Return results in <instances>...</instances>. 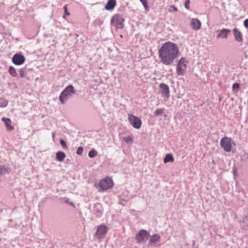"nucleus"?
Wrapping results in <instances>:
<instances>
[{
    "label": "nucleus",
    "instance_id": "f704fd0d",
    "mask_svg": "<svg viewBox=\"0 0 248 248\" xmlns=\"http://www.w3.org/2000/svg\"><path fill=\"white\" fill-rule=\"evenodd\" d=\"M240 88V84L238 83H235L232 85V89L233 90H237Z\"/></svg>",
    "mask_w": 248,
    "mask_h": 248
},
{
    "label": "nucleus",
    "instance_id": "58836bf2",
    "mask_svg": "<svg viewBox=\"0 0 248 248\" xmlns=\"http://www.w3.org/2000/svg\"><path fill=\"white\" fill-rule=\"evenodd\" d=\"M54 136H55V134H54V133H53V134H52V137H53V138H54Z\"/></svg>",
    "mask_w": 248,
    "mask_h": 248
},
{
    "label": "nucleus",
    "instance_id": "b1692460",
    "mask_svg": "<svg viewBox=\"0 0 248 248\" xmlns=\"http://www.w3.org/2000/svg\"><path fill=\"white\" fill-rule=\"evenodd\" d=\"M9 73L13 77H16L17 76V72L15 68L13 66H10L9 68Z\"/></svg>",
    "mask_w": 248,
    "mask_h": 248
},
{
    "label": "nucleus",
    "instance_id": "5701e85b",
    "mask_svg": "<svg viewBox=\"0 0 248 248\" xmlns=\"http://www.w3.org/2000/svg\"><path fill=\"white\" fill-rule=\"evenodd\" d=\"M123 140L127 144H132L133 142V137L132 135H130L127 137H123Z\"/></svg>",
    "mask_w": 248,
    "mask_h": 248
},
{
    "label": "nucleus",
    "instance_id": "0eeeda50",
    "mask_svg": "<svg viewBox=\"0 0 248 248\" xmlns=\"http://www.w3.org/2000/svg\"><path fill=\"white\" fill-rule=\"evenodd\" d=\"M220 144L221 147L223 148L225 151L229 152L231 151L232 146L230 138L226 137L223 138L220 140Z\"/></svg>",
    "mask_w": 248,
    "mask_h": 248
},
{
    "label": "nucleus",
    "instance_id": "a211bd4d",
    "mask_svg": "<svg viewBox=\"0 0 248 248\" xmlns=\"http://www.w3.org/2000/svg\"><path fill=\"white\" fill-rule=\"evenodd\" d=\"M116 5V0H109L105 5V9L107 10H113Z\"/></svg>",
    "mask_w": 248,
    "mask_h": 248
},
{
    "label": "nucleus",
    "instance_id": "f257e3e1",
    "mask_svg": "<svg viewBox=\"0 0 248 248\" xmlns=\"http://www.w3.org/2000/svg\"><path fill=\"white\" fill-rule=\"evenodd\" d=\"M179 54L178 46L171 42L164 43L158 50L160 62L166 65H171L178 57Z\"/></svg>",
    "mask_w": 248,
    "mask_h": 248
},
{
    "label": "nucleus",
    "instance_id": "c85d7f7f",
    "mask_svg": "<svg viewBox=\"0 0 248 248\" xmlns=\"http://www.w3.org/2000/svg\"><path fill=\"white\" fill-rule=\"evenodd\" d=\"M140 2L142 3V4H143L145 9L146 10V11H148L149 10V7H148V2L147 1V0H140Z\"/></svg>",
    "mask_w": 248,
    "mask_h": 248
},
{
    "label": "nucleus",
    "instance_id": "7ed1b4c3",
    "mask_svg": "<svg viewBox=\"0 0 248 248\" xmlns=\"http://www.w3.org/2000/svg\"><path fill=\"white\" fill-rule=\"evenodd\" d=\"M124 19L123 16L120 14H116L111 18L110 24L116 27V29H122L124 28Z\"/></svg>",
    "mask_w": 248,
    "mask_h": 248
},
{
    "label": "nucleus",
    "instance_id": "39448f33",
    "mask_svg": "<svg viewBox=\"0 0 248 248\" xmlns=\"http://www.w3.org/2000/svg\"><path fill=\"white\" fill-rule=\"evenodd\" d=\"M113 185L112 180L108 177H106L100 180L99 183V186L100 188L99 191H103L110 189L113 187Z\"/></svg>",
    "mask_w": 248,
    "mask_h": 248
},
{
    "label": "nucleus",
    "instance_id": "7c9ffc66",
    "mask_svg": "<svg viewBox=\"0 0 248 248\" xmlns=\"http://www.w3.org/2000/svg\"><path fill=\"white\" fill-rule=\"evenodd\" d=\"M60 142L63 148L65 149L67 148L66 143L63 140L61 139L60 141Z\"/></svg>",
    "mask_w": 248,
    "mask_h": 248
},
{
    "label": "nucleus",
    "instance_id": "aec40b11",
    "mask_svg": "<svg viewBox=\"0 0 248 248\" xmlns=\"http://www.w3.org/2000/svg\"><path fill=\"white\" fill-rule=\"evenodd\" d=\"M240 223L241 226V228L243 229H246L248 226V217H243L240 220Z\"/></svg>",
    "mask_w": 248,
    "mask_h": 248
},
{
    "label": "nucleus",
    "instance_id": "4468645a",
    "mask_svg": "<svg viewBox=\"0 0 248 248\" xmlns=\"http://www.w3.org/2000/svg\"><path fill=\"white\" fill-rule=\"evenodd\" d=\"M191 28L194 30H198L201 27V23L197 18H192L190 22Z\"/></svg>",
    "mask_w": 248,
    "mask_h": 248
},
{
    "label": "nucleus",
    "instance_id": "423d86ee",
    "mask_svg": "<svg viewBox=\"0 0 248 248\" xmlns=\"http://www.w3.org/2000/svg\"><path fill=\"white\" fill-rule=\"evenodd\" d=\"M128 120L129 124L136 129H139L141 127L142 122L141 119L132 114H128Z\"/></svg>",
    "mask_w": 248,
    "mask_h": 248
},
{
    "label": "nucleus",
    "instance_id": "4c0bfd02",
    "mask_svg": "<svg viewBox=\"0 0 248 248\" xmlns=\"http://www.w3.org/2000/svg\"><path fill=\"white\" fill-rule=\"evenodd\" d=\"M244 26L246 29H248V18L244 21Z\"/></svg>",
    "mask_w": 248,
    "mask_h": 248
},
{
    "label": "nucleus",
    "instance_id": "ddd939ff",
    "mask_svg": "<svg viewBox=\"0 0 248 248\" xmlns=\"http://www.w3.org/2000/svg\"><path fill=\"white\" fill-rule=\"evenodd\" d=\"M233 34L236 41L242 42L243 41V35L241 32L237 28H234L232 30Z\"/></svg>",
    "mask_w": 248,
    "mask_h": 248
},
{
    "label": "nucleus",
    "instance_id": "9d476101",
    "mask_svg": "<svg viewBox=\"0 0 248 248\" xmlns=\"http://www.w3.org/2000/svg\"><path fill=\"white\" fill-rule=\"evenodd\" d=\"M160 88V93L161 96L167 99H168L170 97V89L168 85L167 84L162 83L159 85Z\"/></svg>",
    "mask_w": 248,
    "mask_h": 248
},
{
    "label": "nucleus",
    "instance_id": "9b49d317",
    "mask_svg": "<svg viewBox=\"0 0 248 248\" xmlns=\"http://www.w3.org/2000/svg\"><path fill=\"white\" fill-rule=\"evenodd\" d=\"M25 61V58L21 53L15 54L12 58V62L16 65H21L24 63Z\"/></svg>",
    "mask_w": 248,
    "mask_h": 248
},
{
    "label": "nucleus",
    "instance_id": "2eb2a0df",
    "mask_svg": "<svg viewBox=\"0 0 248 248\" xmlns=\"http://www.w3.org/2000/svg\"><path fill=\"white\" fill-rule=\"evenodd\" d=\"M231 32V30L227 29H222L219 31V33L217 35V38L226 39L228 37L229 33Z\"/></svg>",
    "mask_w": 248,
    "mask_h": 248
},
{
    "label": "nucleus",
    "instance_id": "cd10ccee",
    "mask_svg": "<svg viewBox=\"0 0 248 248\" xmlns=\"http://www.w3.org/2000/svg\"><path fill=\"white\" fill-rule=\"evenodd\" d=\"M129 200L128 196H125V199L124 200L120 199L119 203L124 205L126 204V202Z\"/></svg>",
    "mask_w": 248,
    "mask_h": 248
},
{
    "label": "nucleus",
    "instance_id": "1a4fd4ad",
    "mask_svg": "<svg viewBox=\"0 0 248 248\" xmlns=\"http://www.w3.org/2000/svg\"><path fill=\"white\" fill-rule=\"evenodd\" d=\"M108 228L104 225H100L97 228L95 233V236L97 239H102L105 237L108 232Z\"/></svg>",
    "mask_w": 248,
    "mask_h": 248
},
{
    "label": "nucleus",
    "instance_id": "a878e982",
    "mask_svg": "<svg viewBox=\"0 0 248 248\" xmlns=\"http://www.w3.org/2000/svg\"><path fill=\"white\" fill-rule=\"evenodd\" d=\"M164 111L165 108H157L154 112V115L156 116H158L162 115L164 112Z\"/></svg>",
    "mask_w": 248,
    "mask_h": 248
},
{
    "label": "nucleus",
    "instance_id": "e433bc0d",
    "mask_svg": "<svg viewBox=\"0 0 248 248\" xmlns=\"http://www.w3.org/2000/svg\"><path fill=\"white\" fill-rule=\"evenodd\" d=\"M125 196H128L127 192H124L121 195H120L119 198L120 199L124 200L125 199Z\"/></svg>",
    "mask_w": 248,
    "mask_h": 248
},
{
    "label": "nucleus",
    "instance_id": "c9c22d12",
    "mask_svg": "<svg viewBox=\"0 0 248 248\" xmlns=\"http://www.w3.org/2000/svg\"><path fill=\"white\" fill-rule=\"evenodd\" d=\"M172 11H174L175 12L178 11V9L176 7H175L174 5H171L170 7V12H171Z\"/></svg>",
    "mask_w": 248,
    "mask_h": 248
},
{
    "label": "nucleus",
    "instance_id": "6e6552de",
    "mask_svg": "<svg viewBox=\"0 0 248 248\" xmlns=\"http://www.w3.org/2000/svg\"><path fill=\"white\" fill-rule=\"evenodd\" d=\"M149 235V232L145 230H141L135 236V240L138 243H143Z\"/></svg>",
    "mask_w": 248,
    "mask_h": 248
},
{
    "label": "nucleus",
    "instance_id": "412c9836",
    "mask_svg": "<svg viewBox=\"0 0 248 248\" xmlns=\"http://www.w3.org/2000/svg\"><path fill=\"white\" fill-rule=\"evenodd\" d=\"M65 157V154L62 151H59L56 153V159L58 161L62 162Z\"/></svg>",
    "mask_w": 248,
    "mask_h": 248
},
{
    "label": "nucleus",
    "instance_id": "dca6fc26",
    "mask_svg": "<svg viewBox=\"0 0 248 248\" xmlns=\"http://www.w3.org/2000/svg\"><path fill=\"white\" fill-rule=\"evenodd\" d=\"M1 120L4 123L8 131H12L14 129V126L11 125L12 122L10 118L3 117Z\"/></svg>",
    "mask_w": 248,
    "mask_h": 248
},
{
    "label": "nucleus",
    "instance_id": "f3484780",
    "mask_svg": "<svg viewBox=\"0 0 248 248\" xmlns=\"http://www.w3.org/2000/svg\"><path fill=\"white\" fill-rule=\"evenodd\" d=\"M161 237L159 235L155 234L151 236L149 243L150 244H154L155 246V244L160 241Z\"/></svg>",
    "mask_w": 248,
    "mask_h": 248
},
{
    "label": "nucleus",
    "instance_id": "393cba45",
    "mask_svg": "<svg viewBox=\"0 0 248 248\" xmlns=\"http://www.w3.org/2000/svg\"><path fill=\"white\" fill-rule=\"evenodd\" d=\"M8 101L3 98H0V107L4 108L7 106L8 105Z\"/></svg>",
    "mask_w": 248,
    "mask_h": 248
},
{
    "label": "nucleus",
    "instance_id": "4be33fe9",
    "mask_svg": "<svg viewBox=\"0 0 248 248\" xmlns=\"http://www.w3.org/2000/svg\"><path fill=\"white\" fill-rule=\"evenodd\" d=\"M174 160L173 157L171 154H167L164 159V162L165 163H167L168 162H173Z\"/></svg>",
    "mask_w": 248,
    "mask_h": 248
},
{
    "label": "nucleus",
    "instance_id": "473e14b6",
    "mask_svg": "<svg viewBox=\"0 0 248 248\" xmlns=\"http://www.w3.org/2000/svg\"><path fill=\"white\" fill-rule=\"evenodd\" d=\"M83 151V148L81 147H78L77 151V154L78 155H81Z\"/></svg>",
    "mask_w": 248,
    "mask_h": 248
},
{
    "label": "nucleus",
    "instance_id": "2f4dec72",
    "mask_svg": "<svg viewBox=\"0 0 248 248\" xmlns=\"http://www.w3.org/2000/svg\"><path fill=\"white\" fill-rule=\"evenodd\" d=\"M19 74L22 78L25 77L27 75V73L22 69H20Z\"/></svg>",
    "mask_w": 248,
    "mask_h": 248
},
{
    "label": "nucleus",
    "instance_id": "6ab92c4d",
    "mask_svg": "<svg viewBox=\"0 0 248 248\" xmlns=\"http://www.w3.org/2000/svg\"><path fill=\"white\" fill-rule=\"evenodd\" d=\"M11 169L8 165H0V176L5 175L7 173L9 172Z\"/></svg>",
    "mask_w": 248,
    "mask_h": 248
},
{
    "label": "nucleus",
    "instance_id": "20e7f679",
    "mask_svg": "<svg viewBox=\"0 0 248 248\" xmlns=\"http://www.w3.org/2000/svg\"><path fill=\"white\" fill-rule=\"evenodd\" d=\"M188 61L185 57H182L178 61L176 69V74L178 76H184L187 68Z\"/></svg>",
    "mask_w": 248,
    "mask_h": 248
},
{
    "label": "nucleus",
    "instance_id": "bb28decb",
    "mask_svg": "<svg viewBox=\"0 0 248 248\" xmlns=\"http://www.w3.org/2000/svg\"><path fill=\"white\" fill-rule=\"evenodd\" d=\"M97 155V152L94 149H92L91 151H89V152L88 153V156L90 158H93L95 156H96Z\"/></svg>",
    "mask_w": 248,
    "mask_h": 248
},
{
    "label": "nucleus",
    "instance_id": "ea45409f",
    "mask_svg": "<svg viewBox=\"0 0 248 248\" xmlns=\"http://www.w3.org/2000/svg\"><path fill=\"white\" fill-rule=\"evenodd\" d=\"M2 211V210L0 209V212H1Z\"/></svg>",
    "mask_w": 248,
    "mask_h": 248
},
{
    "label": "nucleus",
    "instance_id": "f8f14e48",
    "mask_svg": "<svg viewBox=\"0 0 248 248\" xmlns=\"http://www.w3.org/2000/svg\"><path fill=\"white\" fill-rule=\"evenodd\" d=\"M103 207L102 205L99 203H95L93 207V213L97 217H101L103 213Z\"/></svg>",
    "mask_w": 248,
    "mask_h": 248
},
{
    "label": "nucleus",
    "instance_id": "c756f323",
    "mask_svg": "<svg viewBox=\"0 0 248 248\" xmlns=\"http://www.w3.org/2000/svg\"><path fill=\"white\" fill-rule=\"evenodd\" d=\"M64 9V15H63V18H65L66 16H69L70 13L68 12L67 8V5H65L63 7Z\"/></svg>",
    "mask_w": 248,
    "mask_h": 248
},
{
    "label": "nucleus",
    "instance_id": "f03ea898",
    "mask_svg": "<svg viewBox=\"0 0 248 248\" xmlns=\"http://www.w3.org/2000/svg\"><path fill=\"white\" fill-rule=\"evenodd\" d=\"M76 93V91L74 90L72 85H68L61 93L59 97V100L62 104H64L69 97Z\"/></svg>",
    "mask_w": 248,
    "mask_h": 248
},
{
    "label": "nucleus",
    "instance_id": "72a5a7b5",
    "mask_svg": "<svg viewBox=\"0 0 248 248\" xmlns=\"http://www.w3.org/2000/svg\"><path fill=\"white\" fill-rule=\"evenodd\" d=\"M190 3V1L189 0H186L185 2V4H184L185 7L188 10L189 9Z\"/></svg>",
    "mask_w": 248,
    "mask_h": 248
}]
</instances>
